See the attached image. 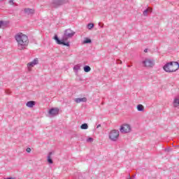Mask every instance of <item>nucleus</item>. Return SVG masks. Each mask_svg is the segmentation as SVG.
<instances>
[{"label":"nucleus","instance_id":"9","mask_svg":"<svg viewBox=\"0 0 179 179\" xmlns=\"http://www.w3.org/2000/svg\"><path fill=\"white\" fill-rule=\"evenodd\" d=\"M76 103H86L87 101V99L86 97L83 98H76L75 99Z\"/></svg>","mask_w":179,"mask_h":179},{"label":"nucleus","instance_id":"10","mask_svg":"<svg viewBox=\"0 0 179 179\" xmlns=\"http://www.w3.org/2000/svg\"><path fill=\"white\" fill-rule=\"evenodd\" d=\"M64 3H65V1L57 0L53 3V5L57 8V6H61V5H64Z\"/></svg>","mask_w":179,"mask_h":179},{"label":"nucleus","instance_id":"19","mask_svg":"<svg viewBox=\"0 0 179 179\" xmlns=\"http://www.w3.org/2000/svg\"><path fill=\"white\" fill-rule=\"evenodd\" d=\"M92 43V40L89 39V38H86L85 41H84V44H89Z\"/></svg>","mask_w":179,"mask_h":179},{"label":"nucleus","instance_id":"18","mask_svg":"<svg viewBox=\"0 0 179 179\" xmlns=\"http://www.w3.org/2000/svg\"><path fill=\"white\" fill-rule=\"evenodd\" d=\"M148 12H152V9L148 8L147 10H145L144 12H143L144 16H146L148 15Z\"/></svg>","mask_w":179,"mask_h":179},{"label":"nucleus","instance_id":"13","mask_svg":"<svg viewBox=\"0 0 179 179\" xmlns=\"http://www.w3.org/2000/svg\"><path fill=\"white\" fill-rule=\"evenodd\" d=\"M174 107H178L179 106V98H176L173 101Z\"/></svg>","mask_w":179,"mask_h":179},{"label":"nucleus","instance_id":"11","mask_svg":"<svg viewBox=\"0 0 179 179\" xmlns=\"http://www.w3.org/2000/svg\"><path fill=\"white\" fill-rule=\"evenodd\" d=\"M24 13H27V15H33V13H34V9L24 8Z\"/></svg>","mask_w":179,"mask_h":179},{"label":"nucleus","instance_id":"4","mask_svg":"<svg viewBox=\"0 0 179 179\" xmlns=\"http://www.w3.org/2000/svg\"><path fill=\"white\" fill-rule=\"evenodd\" d=\"M119 131L121 134H129L132 131V128L131 124L124 123L120 125Z\"/></svg>","mask_w":179,"mask_h":179},{"label":"nucleus","instance_id":"21","mask_svg":"<svg viewBox=\"0 0 179 179\" xmlns=\"http://www.w3.org/2000/svg\"><path fill=\"white\" fill-rule=\"evenodd\" d=\"M79 69H80V66L79 65H76L73 67L74 71H79Z\"/></svg>","mask_w":179,"mask_h":179},{"label":"nucleus","instance_id":"5","mask_svg":"<svg viewBox=\"0 0 179 179\" xmlns=\"http://www.w3.org/2000/svg\"><path fill=\"white\" fill-rule=\"evenodd\" d=\"M118 138H120V131L117 129L111 130L109 134V139H110V141H115Z\"/></svg>","mask_w":179,"mask_h":179},{"label":"nucleus","instance_id":"12","mask_svg":"<svg viewBox=\"0 0 179 179\" xmlns=\"http://www.w3.org/2000/svg\"><path fill=\"white\" fill-rule=\"evenodd\" d=\"M36 104V102L33 101H28L27 103V107H29L30 108H31L33 106H34Z\"/></svg>","mask_w":179,"mask_h":179},{"label":"nucleus","instance_id":"14","mask_svg":"<svg viewBox=\"0 0 179 179\" xmlns=\"http://www.w3.org/2000/svg\"><path fill=\"white\" fill-rule=\"evenodd\" d=\"M87 128H89V126L86 123H84L80 126L81 129H87Z\"/></svg>","mask_w":179,"mask_h":179},{"label":"nucleus","instance_id":"24","mask_svg":"<svg viewBox=\"0 0 179 179\" xmlns=\"http://www.w3.org/2000/svg\"><path fill=\"white\" fill-rule=\"evenodd\" d=\"M27 153H30L31 152V149L30 148H27Z\"/></svg>","mask_w":179,"mask_h":179},{"label":"nucleus","instance_id":"20","mask_svg":"<svg viewBox=\"0 0 179 179\" xmlns=\"http://www.w3.org/2000/svg\"><path fill=\"white\" fill-rule=\"evenodd\" d=\"M48 163H50V164H52L53 162H52V159H51V156H48Z\"/></svg>","mask_w":179,"mask_h":179},{"label":"nucleus","instance_id":"16","mask_svg":"<svg viewBox=\"0 0 179 179\" xmlns=\"http://www.w3.org/2000/svg\"><path fill=\"white\" fill-rule=\"evenodd\" d=\"M84 71L85 72H90V71H92V69L89 66H85L84 67Z\"/></svg>","mask_w":179,"mask_h":179},{"label":"nucleus","instance_id":"3","mask_svg":"<svg viewBox=\"0 0 179 179\" xmlns=\"http://www.w3.org/2000/svg\"><path fill=\"white\" fill-rule=\"evenodd\" d=\"M163 69L165 72H168V73L176 72L179 69V64L177 62H170L163 66Z\"/></svg>","mask_w":179,"mask_h":179},{"label":"nucleus","instance_id":"8","mask_svg":"<svg viewBox=\"0 0 179 179\" xmlns=\"http://www.w3.org/2000/svg\"><path fill=\"white\" fill-rule=\"evenodd\" d=\"M38 64V59H35L32 62L27 64V67L29 69H31L33 66H35V65H37Z\"/></svg>","mask_w":179,"mask_h":179},{"label":"nucleus","instance_id":"7","mask_svg":"<svg viewBox=\"0 0 179 179\" xmlns=\"http://www.w3.org/2000/svg\"><path fill=\"white\" fill-rule=\"evenodd\" d=\"M59 113V108H52L48 112L50 115H58Z\"/></svg>","mask_w":179,"mask_h":179},{"label":"nucleus","instance_id":"28","mask_svg":"<svg viewBox=\"0 0 179 179\" xmlns=\"http://www.w3.org/2000/svg\"><path fill=\"white\" fill-rule=\"evenodd\" d=\"M0 38H1V36H0Z\"/></svg>","mask_w":179,"mask_h":179},{"label":"nucleus","instance_id":"2","mask_svg":"<svg viewBox=\"0 0 179 179\" xmlns=\"http://www.w3.org/2000/svg\"><path fill=\"white\" fill-rule=\"evenodd\" d=\"M75 32L72 31L71 29H68L65 31L64 36L62 40L58 38L57 35L55 36L54 39L57 41V44L66 45V47H69V42H66V40L71 38V37H73Z\"/></svg>","mask_w":179,"mask_h":179},{"label":"nucleus","instance_id":"6","mask_svg":"<svg viewBox=\"0 0 179 179\" xmlns=\"http://www.w3.org/2000/svg\"><path fill=\"white\" fill-rule=\"evenodd\" d=\"M143 64L145 68H152V66H155V62L150 59H145L143 62Z\"/></svg>","mask_w":179,"mask_h":179},{"label":"nucleus","instance_id":"27","mask_svg":"<svg viewBox=\"0 0 179 179\" xmlns=\"http://www.w3.org/2000/svg\"><path fill=\"white\" fill-rule=\"evenodd\" d=\"M51 155H52V153L50 152V156H51Z\"/></svg>","mask_w":179,"mask_h":179},{"label":"nucleus","instance_id":"25","mask_svg":"<svg viewBox=\"0 0 179 179\" xmlns=\"http://www.w3.org/2000/svg\"><path fill=\"white\" fill-rule=\"evenodd\" d=\"M13 1H14V0H10V1H9L10 5H13V4H14Z\"/></svg>","mask_w":179,"mask_h":179},{"label":"nucleus","instance_id":"1","mask_svg":"<svg viewBox=\"0 0 179 179\" xmlns=\"http://www.w3.org/2000/svg\"><path fill=\"white\" fill-rule=\"evenodd\" d=\"M15 39L20 50H24L29 45V37L22 32L17 33L15 36Z\"/></svg>","mask_w":179,"mask_h":179},{"label":"nucleus","instance_id":"23","mask_svg":"<svg viewBox=\"0 0 179 179\" xmlns=\"http://www.w3.org/2000/svg\"><path fill=\"white\" fill-rule=\"evenodd\" d=\"M4 25H5V22H3V20H0V29Z\"/></svg>","mask_w":179,"mask_h":179},{"label":"nucleus","instance_id":"22","mask_svg":"<svg viewBox=\"0 0 179 179\" xmlns=\"http://www.w3.org/2000/svg\"><path fill=\"white\" fill-rule=\"evenodd\" d=\"M87 142H88V143H92V142H93V138H88Z\"/></svg>","mask_w":179,"mask_h":179},{"label":"nucleus","instance_id":"17","mask_svg":"<svg viewBox=\"0 0 179 179\" xmlns=\"http://www.w3.org/2000/svg\"><path fill=\"white\" fill-rule=\"evenodd\" d=\"M94 27V24L93 23H90L87 24V28L91 30V29H93Z\"/></svg>","mask_w":179,"mask_h":179},{"label":"nucleus","instance_id":"26","mask_svg":"<svg viewBox=\"0 0 179 179\" xmlns=\"http://www.w3.org/2000/svg\"><path fill=\"white\" fill-rule=\"evenodd\" d=\"M144 52H148V49H145V50H144Z\"/></svg>","mask_w":179,"mask_h":179},{"label":"nucleus","instance_id":"15","mask_svg":"<svg viewBox=\"0 0 179 179\" xmlns=\"http://www.w3.org/2000/svg\"><path fill=\"white\" fill-rule=\"evenodd\" d=\"M138 111H143V105L139 104L137 106Z\"/></svg>","mask_w":179,"mask_h":179}]
</instances>
